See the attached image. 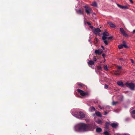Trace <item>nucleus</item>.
Masks as SVG:
<instances>
[{
	"label": "nucleus",
	"instance_id": "nucleus-5",
	"mask_svg": "<svg viewBox=\"0 0 135 135\" xmlns=\"http://www.w3.org/2000/svg\"><path fill=\"white\" fill-rule=\"evenodd\" d=\"M77 91L80 94V95L82 96H88L90 95L89 93L88 92H85L79 89H77Z\"/></svg>",
	"mask_w": 135,
	"mask_h": 135
},
{
	"label": "nucleus",
	"instance_id": "nucleus-4",
	"mask_svg": "<svg viewBox=\"0 0 135 135\" xmlns=\"http://www.w3.org/2000/svg\"><path fill=\"white\" fill-rule=\"evenodd\" d=\"M103 35L102 37V39L103 41V42L106 45H107L108 44V42L106 40L107 39V37L109 36V33L107 31H105L102 33Z\"/></svg>",
	"mask_w": 135,
	"mask_h": 135
},
{
	"label": "nucleus",
	"instance_id": "nucleus-29",
	"mask_svg": "<svg viewBox=\"0 0 135 135\" xmlns=\"http://www.w3.org/2000/svg\"><path fill=\"white\" fill-rule=\"evenodd\" d=\"M77 84L80 86H83V84L81 83H78Z\"/></svg>",
	"mask_w": 135,
	"mask_h": 135
},
{
	"label": "nucleus",
	"instance_id": "nucleus-7",
	"mask_svg": "<svg viewBox=\"0 0 135 135\" xmlns=\"http://www.w3.org/2000/svg\"><path fill=\"white\" fill-rule=\"evenodd\" d=\"M84 7L85 8V12L87 14H90L93 12L92 9L87 6H85Z\"/></svg>",
	"mask_w": 135,
	"mask_h": 135
},
{
	"label": "nucleus",
	"instance_id": "nucleus-27",
	"mask_svg": "<svg viewBox=\"0 0 135 135\" xmlns=\"http://www.w3.org/2000/svg\"><path fill=\"white\" fill-rule=\"evenodd\" d=\"M97 69L98 70H102V68L101 66H97Z\"/></svg>",
	"mask_w": 135,
	"mask_h": 135
},
{
	"label": "nucleus",
	"instance_id": "nucleus-19",
	"mask_svg": "<svg viewBox=\"0 0 135 135\" xmlns=\"http://www.w3.org/2000/svg\"><path fill=\"white\" fill-rule=\"evenodd\" d=\"M88 63L89 65H94V62L91 60H89L88 62Z\"/></svg>",
	"mask_w": 135,
	"mask_h": 135
},
{
	"label": "nucleus",
	"instance_id": "nucleus-1",
	"mask_svg": "<svg viewBox=\"0 0 135 135\" xmlns=\"http://www.w3.org/2000/svg\"><path fill=\"white\" fill-rule=\"evenodd\" d=\"M76 132L83 133L87 132L86 124L83 123H79L75 125L74 128Z\"/></svg>",
	"mask_w": 135,
	"mask_h": 135
},
{
	"label": "nucleus",
	"instance_id": "nucleus-54",
	"mask_svg": "<svg viewBox=\"0 0 135 135\" xmlns=\"http://www.w3.org/2000/svg\"><path fill=\"white\" fill-rule=\"evenodd\" d=\"M84 22L85 23V20H84Z\"/></svg>",
	"mask_w": 135,
	"mask_h": 135
},
{
	"label": "nucleus",
	"instance_id": "nucleus-36",
	"mask_svg": "<svg viewBox=\"0 0 135 135\" xmlns=\"http://www.w3.org/2000/svg\"><path fill=\"white\" fill-rule=\"evenodd\" d=\"M98 107L100 109H103V108H102L101 107V106L100 105H98Z\"/></svg>",
	"mask_w": 135,
	"mask_h": 135
},
{
	"label": "nucleus",
	"instance_id": "nucleus-53",
	"mask_svg": "<svg viewBox=\"0 0 135 135\" xmlns=\"http://www.w3.org/2000/svg\"><path fill=\"white\" fill-rule=\"evenodd\" d=\"M96 38V39L97 40H97H98L97 38Z\"/></svg>",
	"mask_w": 135,
	"mask_h": 135
},
{
	"label": "nucleus",
	"instance_id": "nucleus-40",
	"mask_svg": "<svg viewBox=\"0 0 135 135\" xmlns=\"http://www.w3.org/2000/svg\"><path fill=\"white\" fill-rule=\"evenodd\" d=\"M123 44H126V42L124 41H123Z\"/></svg>",
	"mask_w": 135,
	"mask_h": 135
},
{
	"label": "nucleus",
	"instance_id": "nucleus-17",
	"mask_svg": "<svg viewBox=\"0 0 135 135\" xmlns=\"http://www.w3.org/2000/svg\"><path fill=\"white\" fill-rule=\"evenodd\" d=\"M95 108L93 107H90L89 109V111L91 112H93L95 111Z\"/></svg>",
	"mask_w": 135,
	"mask_h": 135
},
{
	"label": "nucleus",
	"instance_id": "nucleus-34",
	"mask_svg": "<svg viewBox=\"0 0 135 135\" xmlns=\"http://www.w3.org/2000/svg\"><path fill=\"white\" fill-rule=\"evenodd\" d=\"M108 88V86L107 85L105 84L104 86V88L105 89H107Z\"/></svg>",
	"mask_w": 135,
	"mask_h": 135
},
{
	"label": "nucleus",
	"instance_id": "nucleus-28",
	"mask_svg": "<svg viewBox=\"0 0 135 135\" xmlns=\"http://www.w3.org/2000/svg\"><path fill=\"white\" fill-rule=\"evenodd\" d=\"M119 97H121V98L119 99V100H120L121 101L123 99V96L122 95H120L119 96Z\"/></svg>",
	"mask_w": 135,
	"mask_h": 135
},
{
	"label": "nucleus",
	"instance_id": "nucleus-2",
	"mask_svg": "<svg viewBox=\"0 0 135 135\" xmlns=\"http://www.w3.org/2000/svg\"><path fill=\"white\" fill-rule=\"evenodd\" d=\"M72 115L77 118L80 119L85 118V114L78 109H73L71 111Z\"/></svg>",
	"mask_w": 135,
	"mask_h": 135
},
{
	"label": "nucleus",
	"instance_id": "nucleus-51",
	"mask_svg": "<svg viewBox=\"0 0 135 135\" xmlns=\"http://www.w3.org/2000/svg\"><path fill=\"white\" fill-rule=\"evenodd\" d=\"M90 27L91 28H93V27L92 26H90Z\"/></svg>",
	"mask_w": 135,
	"mask_h": 135
},
{
	"label": "nucleus",
	"instance_id": "nucleus-6",
	"mask_svg": "<svg viewBox=\"0 0 135 135\" xmlns=\"http://www.w3.org/2000/svg\"><path fill=\"white\" fill-rule=\"evenodd\" d=\"M126 86L132 90H134V89L135 87V85L133 83H126Z\"/></svg>",
	"mask_w": 135,
	"mask_h": 135
},
{
	"label": "nucleus",
	"instance_id": "nucleus-47",
	"mask_svg": "<svg viewBox=\"0 0 135 135\" xmlns=\"http://www.w3.org/2000/svg\"><path fill=\"white\" fill-rule=\"evenodd\" d=\"M131 62L132 63H134V61H133V60L132 59H131Z\"/></svg>",
	"mask_w": 135,
	"mask_h": 135
},
{
	"label": "nucleus",
	"instance_id": "nucleus-44",
	"mask_svg": "<svg viewBox=\"0 0 135 135\" xmlns=\"http://www.w3.org/2000/svg\"><path fill=\"white\" fill-rule=\"evenodd\" d=\"M129 1L131 3H133V1L132 0H129Z\"/></svg>",
	"mask_w": 135,
	"mask_h": 135
},
{
	"label": "nucleus",
	"instance_id": "nucleus-45",
	"mask_svg": "<svg viewBox=\"0 0 135 135\" xmlns=\"http://www.w3.org/2000/svg\"><path fill=\"white\" fill-rule=\"evenodd\" d=\"M105 56V54H103L102 55V56L104 58V57Z\"/></svg>",
	"mask_w": 135,
	"mask_h": 135
},
{
	"label": "nucleus",
	"instance_id": "nucleus-15",
	"mask_svg": "<svg viewBox=\"0 0 135 135\" xmlns=\"http://www.w3.org/2000/svg\"><path fill=\"white\" fill-rule=\"evenodd\" d=\"M118 123H113L111 124V126L113 128H117L118 126Z\"/></svg>",
	"mask_w": 135,
	"mask_h": 135
},
{
	"label": "nucleus",
	"instance_id": "nucleus-35",
	"mask_svg": "<svg viewBox=\"0 0 135 135\" xmlns=\"http://www.w3.org/2000/svg\"><path fill=\"white\" fill-rule=\"evenodd\" d=\"M87 23L89 26H90L91 25V24L88 22H87Z\"/></svg>",
	"mask_w": 135,
	"mask_h": 135
},
{
	"label": "nucleus",
	"instance_id": "nucleus-13",
	"mask_svg": "<svg viewBox=\"0 0 135 135\" xmlns=\"http://www.w3.org/2000/svg\"><path fill=\"white\" fill-rule=\"evenodd\" d=\"M130 112L131 113V115L132 117L135 119V109L130 111Z\"/></svg>",
	"mask_w": 135,
	"mask_h": 135
},
{
	"label": "nucleus",
	"instance_id": "nucleus-25",
	"mask_svg": "<svg viewBox=\"0 0 135 135\" xmlns=\"http://www.w3.org/2000/svg\"><path fill=\"white\" fill-rule=\"evenodd\" d=\"M118 47L119 49H121L123 47V44L120 45H118Z\"/></svg>",
	"mask_w": 135,
	"mask_h": 135
},
{
	"label": "nucleus",
	"instance_id": "nucleus-46",
	"mask_svg": "<svg viewBox=\"0 0 135 135\" xmlns=\"http://www.w3.org/2000/svg\"><path fill=\"white\" fill-rule=\"evenodd\" d=\"M101 47H102V48H103L104 50V47H103V45H102V46H101Z\"/></svg>",
	"mask_w": 135,
	"mask_h": 135
},
{
	"label": "nucleus",
	"instance_id": "nucleus-39",
	"mask_svg": "<svg viewBox=\"0 0 135 135\" xmlns=\"http://www.w3.org/2000/svg\"><path fill=\"white\" fill-rule=\"evenodd\" d=\"M132 33L133 34H134V33H135V29H134V30H133V31L132 32Z\"/></svg>",
	"mask_w": 135,
	"mask_h": 135
},
{
	"label": "nucleus",
	"instance_id": "nucleus-16",
	"mask_svg": "<svg viewBox=\"0 0 135 135\" xmlns=\"http://www.w3.org/2000/svg\"><path fill=\"white\" fill-rule=\"evenodd\" d=\"M95 115L98 117H102V115L100 112H95V114H94L93 115V116H95Z\"/></svg>",
	"mask_w": 135,
	"mask_h": 135
},
{
	"label": "nucleus",
	"instance_id": "nucleus-23",
	"mask_svg": "<svg viewBox=\"0 0 135 135\" xmlns=\"http://www.w3.org/2000/svg\"><path fill=\"white\" fill-rule=\"evenodd\" d=\"M96 122L97 123L100 124H102V120L100 119L96 121Z\"/></svg>",
	"mask_w": 135,
	"mask_h": 135
},
{
	"label": "nucleus",
	"instance_id": "nucleus-33",
	"mask_svg": "<svg viewBox=\"0 0 135 135\" xmlns=\"http://www.w3.org/2000/svg\"><path fill=\"white\" fill-rule=\"evenodd\" d=\"M123 47L124 46L125 48H127L128 47V46L126 44H123Z\"/></svg>",
	"mask_w": 135,
	"mask_h": 135
},
{
	"label": "nucleus",
	"instance_id": "nucleus-48",
	"mask_svg": "<svg viewBox=\"0 0 135 135\" xmlns=\"http://www.w3.org/2000/svg\"><path fill=\"white\" fill-rule=\"evenodd\" d=\"M124 135H130L128 133H125L124 134Z\"/></svg>",
	"mask_w": 135,
	"mask_h": 135
},
{
	"label": "nucleus",
	"instance_id": "nucleus-10",
	"mask_svg": "<svg viewBox=\"0 0 135 135\" xmlns=\"http://www.w3.org/2000/svg\"><path fill=\"white\" fill-rule=\"evenodd\" d=\"M103 51L102 49H99L95 50L94 52L96 54L99 55L101 54Z\"/></svg>",
	"mask_w": 135,
	"mask_h": 135
},
{
	"label": "nucleus",
	"instance_id": "nucleus-14",
	"mask_svg": "<svg viewBox=\"0 0 135 135\" xmlns=\"http://www.w3.org/2000/svg\"><path fill=\"white\" fill-rule=\"evenodd\" d=\"M107 23L111 27L115 28L116 26L115 25L113 24L111 22H108Z\"/></svg>",
	"mask_w": 135,
	"mask_h": 135
},
{
	"label": "nucleus",
	"instance_id": "nucleus-49",
	"mask_svg": "<svg viewBox=\"0 0 135 135\" xmlns=\"http://www.w3.org/2000/svg\"><path fill=\"white\" fill-rule=\"evenodd\" d=\"M89 41L90 42V44H91V40H90V39H89Z\"/></svg>",
	"mask_w": 135,
	"mask_h": 135
},
{
	"label": "nucleus",
	"instance_id": "nucleus-42",
	"mask_svg": "<svg viewBox=\"0 0 135 135\" xmlns=\"http://www.w3.org/2000/svg\"><path fill=\"white\" fill-rule=\"evenodd\" d=\"M107 114H108V113L107 112H106V111H105L104 114L105 115H106Z\"/></svg>",
	"mask_w": 135,
	"mask_h": 135
},
{
	"label": "nucleus",
	"instance_id": "nucleus-12",
	"mask_svg": "<svg viewBox=\"0 0 135 135\" xmlns=\"http://www.w3.org/2000/svg\"><path fill=\"white\" fill-rule=\"evenodd\" d=\"M75 10L77 13L79 15H84L82 10L81 9H75Z\"/></svg>",
	"mask_w": 135,
	"mask_h": 135
},
{
	"label": "nucleus",
	"instance_id": "nucleus-43",
	"mask_svg": "<svg viewBox=\"0 0 135 135\" xmlns=\"http://www.w3.org/2000/svg\"><path fill=\"white\" fill-rule=\"evenodd\" d=\"M107 107L108 108H111V107L109 105L107 106Z\"/></svg>",
	"mask_w": 135,
	"mask_h": 135
},
{
	"label": "nucleus",
	"instance_id": "nucleus-31",
	"mask_svg": "<svg viewBox=\"0 0 135 135\" xmlns=\"http://www.w3.org/2000/svg\"><path fill=\"white\" fill-rule=\"evenodd\" d=\"M117 103V102H113L112 103V105H115L116 103Z\"/></svg>",
	"mask_w": 135,
	"mask_h": 135
},
{
	"label": "nucleus",
	"instance_id": "nucleus-30",
	"mask_svg": "<svg viewBox=\"0 0 135 135\" xmlns=\"http://www.w3.org/2000/svg\"><path fill=\"white\" fill-rule=\"evenodd\" d=\"M93 60L94 61H95L97 60V59L95 56H94L93 57Z\"/></svg>",
	"mask_w": 135,
	"mask_h": 135
},
{
	"label": "nucleus",
	"instance_id": "nucleus-3",
	"mask_svg": "<svg viewBox=\"0 0 135 135\" xmlns=\"http://www.w3.org/2000/svg\"><path fill=\"white\" fill-rule=\"evenodd\" d=\"M95 124L94 122H91L89 124H86L87 132L93 131L95 129Z\"/></svg>",
	"mask_w": 135,
	"mask_h": 135
},
{
	"label": "nucleus",
	"instance_id": "nucleus-26",
	"mask_svg": "<svg viewBox=\"0 0 135 135\" xmlns=\"http://www.w3.org/2000/svg\"><path fill=\"white\" fill-rule=\"evenodd\" d=\"M105 135H110L109 134L107 131H105L103 133Z\"/></svg>",
	"mask_w": 135,
	"mask_h": 135
},
{
	"label": "nucleus",
	"instance_id": "nucleus-9",
	"mask_svg": "<svg viewBox=\"0 0 135 135\" xmlns=\"http://www.w3.org/2000/svg\"><path fill=\"white\" fill-rule=\"evenodd\" d=\"M120 31L122 34L124 36L127 37L128 36V35L125 32V31L122 28H120Z\"/></svg>",
	"mask_w": 135,
	"mask_h": 135
},
{
	"label": "nucleus",
	"instance_id": "nucleus-55",
	"mask_svg": "<svg viewBox=\"0 0 135 135\" xmlns=\"http://www.w3.org/2000/svg\"><path fill=\"white\" fill-rule=\"evenodd\" d=\"M91 68H92V67H91ZM94 68V67L93 68Z\"/></svg>",
	"mask_w": 135,
	"mask_h": 135
},
{
	"label": "nucleus",
	"instance_id": "nucleus-32",
	"mask_svg": "<svg viewBox=\"0 0 135 135\" xmlns=\"http://www.w3.org/2000/svg\"><path fill=\"white\" fill-rule=\"evenodd\" d=\"M113 38V37L112 36H110V37H107V39L109 40V39H112Z\"/></svg>",
	"mask_w": 135,
	"mask_h": 135
},
{
	"label": "nucleus",
	"instance_id": "nucleus-41",
	"mask_svg": "<svg viewBox=\"0 0 135 135\" xmlns=\"http://www.w3.org/2000/svg\"><path fill=\"white\" fill-rule=\"evenodd\" d=\"M122 68V67L121 66H118V69H120Z\"/></svg>",
	"mask_w": 135,
	"mask_h": 135
},
{
	"label": "nucleus",
	"instance_id": "nucleus-22",
	"mask_svg": "<svg viewBox=\"0 0 135 135\" xmlns=\"http://www.w3.org/2000/svg\"><path fill=\"white\" fill-rule=\"evenodd\" d=\"M104 69L106 70L107 71L108 70V68L107 65H105L103 66Z\"/></svg>",
	"mask_w": 135,
	"mask_h": 135
},
{
	"label": "nucleus",
	"instance_id": "nucleus-52",
	"mask_svg": "<svg viewBox=\"0 0 135 135\" xmlns=\"http://www.w3.org/2000/svg\"><path fill=\"white\" fill-rule=\"evenodd\" d=\"M93 14L94 15H95V13H93Z\"/></svg>",
	"mask_w": 135,
	"mask_h": 135
},
{
	"label": "nucleus",
	"instance_id": "nucleus-18",
	"mask_svg": "<svg viewBox=\"0 0 135 135\" xmlns=\"http://www.w3.org/2000/svg\"><path fill=\"white\" fill-rule=\"evenodd\" d=\"M102 131V129L100 127L97 128L96 129V132L98 133L101 132Z\"/></svg>",
	"mask_w": 135,
	"mask_h": 135
},
{
	"label": "nucleus",
	"instance_id": "nucleus-20",
	"mask_svg": "<svg viewBox=\"0 0 135 135\" xmlns=\"http://www.w3.org/2000/svg\"><path fill=\"white\" fill-rule=\"evenodd\" d=\"M117 84L119 86H123L124 85L123 83L120 81H118L117 83Z\"/></svg>",
	"mask_w": 135,
	"mask_h": 135
},
{
	"label": "nucleus",
	"instance_id": "nucleus-37",
	"mask_svg": "<svg viewBox=\"0 0 135 135\" xmlns=\"http://www.w3.org/2000/svg\"><path fill=\"white\" fill-rule=\"evenodd\" d=\"M115 74L116 75H119V73H115Z\"/></svg>",
	"mask_w": 135,
	"mask_h": 135
},
{
	"label": "nucleus",
	"instance_id": "nucleus-8",
	"mask_svg": "<svg viewBox=\"0 0 135 135\" xmlns=\"http://www.w3.org/2000/svg\"><path fill=\"white\" fill-rule=\"evenodd\" d=\"M101 31L99 28H95L94 30V33L96 35H99Z\"/></svg>",
	"mask_w": 135,
	"mask_h": 135
},
{
	"label": "nucleus",
	"instance_id": "nucleus-38",
	"mask_svg": "<svg viewBox=\"0 0 135 135\" xmlns=\"http://www.w3.org/2000/svg\"><path fill=\"white\" fill-rule=\"evenodd\" d=\"M119 60L122 61H124V60L122 58H120L119 59Z\"/></svg>",
	"mask_w": 135,
	"mask_h": 135
},
{
	"label": "nucleus",
	"instance_id": "nucleus-11",
	"mask_svg": "<svg viewBox=\"0 0 135 135\" xmlns=\"http://www.w3.org/2000/svg\"><path fill=\"white\" fill-rule=\"evenodd\" d=\"M117 6L121 9H126L128 8V7L127 6H123L121 5L118 4H117Z\"/></svg>",
	"mask_w": 135,
	"mask_h": 135
},
{
	"label": "nucleus",
	"instance_id": "nucleus-24",
	"mask_svg": "<svg viewBox=\"0 0 135 135\" xmlns=\"http://www.w3.org/2000/svg\"><path fill=\"white\" fill-rule=\"evenodd\" d=\"M109 124V123L107 122L106 123L105 125L106 128L107 129L108 128Z\"/></svg>",
	"mask_w": 135,
	"mask_h": 135
},
{
	"label": "nucleus",
	"instance_id": "nucleus-21",
	"mask_svg": "<svg viewBox=\"0 0 135 135\" xmlns=\"http://www.w3.org/2000/svg\"><path fill=\"white\" fill-rule=\"evenodd\" d=\"M91 5L94 7H97V2L95 1L93 2L91 4Z\"/></svg>",
	"mask_w": 135,
	"mask_h": 135
},
{
	"label": "nucleus",
	"instance_id": "nucleus-50",
	"mask_svg": "<svg viewBox=\"0 0 135 135\" xmlns=\"http://www.w3.org/2000/svg\"><path fill=\"white\" fill-rule=\"evenodd\" d=\"M79 5V4H77V5L75 6L77 8V7H78V6Z\"/></svg>",
	"mask_w": 135,
	"mask_h": 135
}]
</instances>
